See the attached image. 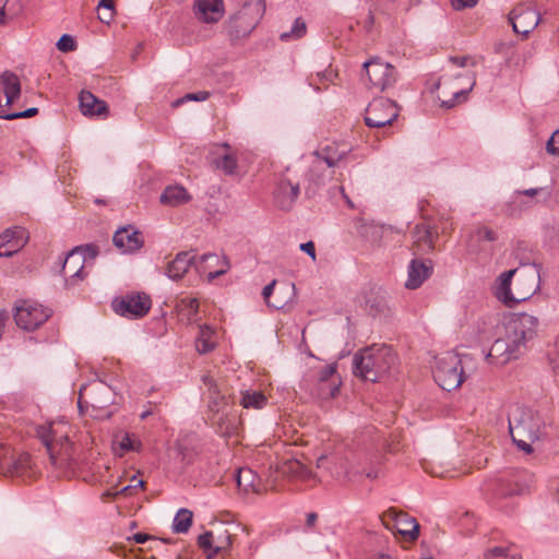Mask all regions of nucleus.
<instances>
[{"label":"nucleus","instance_id":"1","mask_svg":"<svg viewBox=\"0 0 559 559\" xmlns=\"http://www.w3.org/2000/svg\"><path fill=\"white\" fill-rule=\"evenodd\" d=\"M538 328V319L528 313H520L506 325V335L492 344L487 359L490 364L503 366L519 357L521 348L532 340Z\"/></svg>","mask_w":559,"mask_h":559},{"label":"nucleus","instance_id":"2","mask_svg":"<svg viewBox=\"0 0 559 559\" xmlns=\"http://www.w3.org/2000/svg\"><path fill=\"white\" fill-rule=\"evenodd\" d=\"M72 427L63 419L50 421L37 428V436L45 444L51 464L60 469H73L78 465V453L70 442Z\"/></svg>","mask_w":559,"mask_h":559},{"label":"nucleus","instance_id":"3","mask_svg":"<svg viewBox=\"0 0 559 559\" xmlns=\"http://www.w3.org/2000/svg\"><path fill=\"white\" fill-rule=\"evenodd\" d=\"M396 361L397 357L390 346L374 344L355 354L354 373L366 381L376 382L389 374Z\"/></svg>","mask_w":559,"mask_h":559},{"label":"nucleus","instance_id":"4","mask_svg":"<svg viewBox=\"0 0 559 559\" xmlns=\"http://www.w3.org/2000/svg\"><path fill=\"white\" fill-rule=\"evenodd\" d=\"M265 12L263 0H242L241 8L229 17L227 32L233 40L248 36Z\"/></svg>","mask_w":559,"mask_h":559},{"label":"nucleus","instance_id":"5","mask_svg":"<svg viewBox=\"0 0 559 559\" xmlns=\"http://www.w3.org/2000/svg\"><path fill=\"white\" fill-rule=\"evenodd\" d=\"M474 85V75H442L436 84V88L439 91L437 97L440 106L445 109L453 108L457 103L466 98V95L473 90Z\"/></svg>","mask_w":559,"mask_h":559},{"label":"nucleus","instance_id":"6","mask_svg":"<svg viewBox=\"0 0 559 559\" xmlns=\"http://www.w3.org/2000/svg\"><path fill=\"white\" fill-rule=\"evenodd\" d=\"M432 373L436 382L445 391L459 388L464 381L461 358L453 352H447L436 357Z\"/></svg>","mask_w":559,"mask_h":559},{"label":"nucleus","instance_id":"7","mask_svg":"<svg viewBox=\"0 0 559 559\" xmlns=\"http://www.w3.org/2000/svg\"><path fill=\"white\" fill-rule=\"evenodd\" d=\"M511 437H525L530 440H538L542 429L540 418L527 408H516L509 417Z\"/></svg>","mask_w":559,"mask_h":559},{"label":"nucleus","instance_id":"8","mask_svg":"<svg viewBox=\"0 0 559 559\" xmlns=\"http://www.w3.org/2000/svg\"><path fill=\"white\" fill-rule=\"evenodd\" d=\"M51 310L31 300H22L15 307L14 320L19 328L34 331L44 324L51 316Z\"/></svg>","mask_w":559,"mask_h":559},{"label":"nucleus","instance_id":"9","mask_svg":"<svg viewBox=\"0 0 559 559\" xmlns=\"http://www.w3.org/2000/svg\"><path fill=\"white\" fill-rule=\"evenodd\" d=\"M221 258L215 253H206L200 257L199 261H195V255L191 252L183 251L179 252L174 260H171L166 267V274L169 278L178 281L188 272L192 264H195L198 272L202 273L206 271V263L216 262L218 263Z\"/></svg>","mask_w":559,"mask_h":559},{"label":"nucleus","instance_id":"10","mask_svg":"<svg viewBox=\"0 0 559 559\" xmlns=\"http://www.w3.org/2000/svg\"><path fill=\"white\" fill-rule=\"evenodd\" d=\"M399 117V108L389 98H374L369 103L365 112V122L369 128H383L391 126Z\"/></svg>","mask_w":559,"mask_h":559},{"label":"nucleus","instance_id":"11","mask_svg":"<svg viewBox=\"0 0 559 559\" xmlns=\"http://www.w3.org/2000/svg\"><path fill=\"white\" fill-rule=\"evenodd\" d=\"M382 524L392 533L401 534L408 540H415L419 535L417 521L407 513L394 508L388 509L381 515Z\"/></svg>","mask_w":559,"mask_h":559},{"label":"nucleus","instance_id":"12","mask_svg":"<svg viewBox=\"0 0 559 559\" xmlns=\"http://www.w3.org/2000/svg\"><path fill=\"white\" fill-rule=\"evenodd\" d=\"M96 254L97 250L94 246L76 247L71 250L64 258L61 270L66 280H83L85 277L83 270L86 259H94Z\"/></svg>","mask_w":559,"mask_h":559},{"label":"nucleus","instance_id":"13","mask_svg":"<svg viewBox=\"0 0 559 559\" xmlns=\"http://www.w3.org/2000/svg\"><path fill=\"white\" fill-rule=\"evenodd\" d=\"M151 299L145 294L126 295L112 301V309L119 316L136 319L145 316L151 309Z\"/></svg>","mask_w":559,"mask_h":559},{"label":"nucleus","instance_id":"14","mask_svg":"<svg viewBox=\"0 0 559 559\" xmlns=\"http://www.w3.org/2000/svg\"><path fill=\"white\" fill-rule=\"evenodd\" d=\"M364 68L371 85L380 91L392 86L396 81L395 68L380 58L365 62Z\"/></svg>","mask_w":559,"mask_h":559},{"label":"nucleus","instance_id":"15","mask_svg":"<svg viewBox=\"0 0 559 559\" xmlns=\"http://www.w3.org/2000/svg\"><path fill=\"white\" fill-rule=\"evenodd\" d=\"M352 151V147L346 143L331 142L320 145L314 152V159L312 162V171L320 168L324 163L328 167H336L341 162L346 159Z\"/></svg>","mask_w":559,"mask_h":559},{"label":"nucleus","instance_id":"16","mask_svg":"<svg viewBox=\"0 0 559 559\" xmlns=\"http://www.w3.org/2000/svg\"><path fill=\"white\" fill-rule=\"evenodd\" d=\"M299 192L300 183L290 176V170L287 168L286 174L281 177L274 191L275 205L283 211H289L297 201Z\"/></svg>","mask_w":559,"mask_h":559},{"label":"nucleus","instance_id":"17","mask_svg":"<svg viewBox=\"0 0 559 559\" xmlns=\"http://www.w3.org/2000/svg\"><path fill=\"white\" fill-rule=\"evenodd\" d=\"M210 164L225 176L238 174V158L236 151L227 143L216 145L210 153Z\"/></svg>","mask_w":559,"mask_h":559},{"label":"nucleus","instance_id":"18","mask_svg":"<svg viewBox=\"0 0 559 559\" xmlns=\"http://www.w3.org/2000/svg\"><path fill=\"white\" fill-rule=\"evenodd\" d=\"M231 534L222 527L216 531L205 532L198 538L199 547L209 556L226 552L231 547Z\"/></svg>","mask_w":559,"mask_h":559},{"label":"nucleus","instance_id":"19","mask_svg":"<svg viewBox=\"0 0 559 559\" xmlns=\"http://www.w3.org/2000/svg\"><path fill=\"white\" fill-rule=\"evenodd\" d=\"M540 16L533 8L520 4L509 14V22L516 34L527 36L539 23Z\"/></svg>","mask_w":559,"mask_h":559},{"label":"nucleus","instance_id":"20","mask_svg":"<svg viewBox=\"0 0 559 559\" xmlns=\"http://www.w3.org/2000/svg\"><path fill=\"white\" fill-rule=\"evenodd\" d=\"M514 284V298L524 301L539 289L540 276L536 267H528L518 272Z\"/></svg>","mask_w":559,"mask_h":559},{"label":"nucleus","instance_id":"21","mask_svg":"<svg viewBox=\"0 0 559 559\" xmlns=\"http://www.w3.org/2000/svg\"><path fill=\"white\" fill-rule=\"evenodd\" d=\"M27 237L24 228L14 226L0 235V258L12 257L26 243Z\"/></svg>","mask_w":559,"mask_h":559},{"label":"nucleus","instance_id":"22","mask_svg":"<svg viewBox=\"0 0 559 559\" xmlns=\"http://www.w3.org/2000/svg\"><path fill=\"white\" fill-rule=\"evenodd\" d=\"M193 12L195 17L206 24L217 23L225 13L223 0H194Z\"/></svg>","mask_w":559,"mask_h":559},{"label":"nucleus","instance_id":"23","mask_svg":"<svg viewBox=\"0 0 559 559\" xmlns=\"http://www.w3.org/2000/svg\"><path fill=\"white\" fill-rule=\"evenodd\" d=\"M112 241L123 253L135 252L140 250L144 243L142 234L133 226L118 229L112 237Z\"/></svg>","mask_w":559,"mask_h":559},{"label":"nucleus","instance_id":"24","mask_svg":"<svg viewBox=\"0 0 559 559\" xmlns=\"http://www.w3.org/2000/svg\"><path fill=\"white\" fill-rule=\"evenodd\" d=\"M80 108L84 116L107 118L109 108L105 100L99 99L90 91L80 93Z\"/></svg>","mask_w":559,"mask_h":559},{"label":"nucleus","instance_id":"25","mask_svg":"<svg viewBox=\"0 0 559 559\" xmlns=\"http://www.w3.org/2000/svg\"><path fill=\"white\" fill-rule=\"evenodd\" d=\"M83 394H88L92 401V406L95 408H105L114 402V393L111 389L103 382L92 383L88 388L81 390L80 397Z\"/></svg>","mask_w":559,"mask_h":559},{"label":"nucleus","instance_id":"26","mask_svg":"<svg viewBox=\"0 0 559 559\" xmlns=\"http://www.w3.org/2000/svg\"><path fill=\"white\" fill-rule=\"evenodd\" d=\"M518 273L516 269L501 273L495 283V296L506 305L516 301L514 298V289H511L512 278Z\"/></svg>","mask_w":559,"mask_h":559},{"label":"nucleus","instance_id":"27","mask_svg":"<svg viewBox=\"0 0 559 559\" xmlns=\"http://www.w3.org/2000/svg\"><path fill=\"white\" fill-rule=\"evenodd\" d=\"M431 269L430 262L427 264L418 260H413L408 266V277L405 283L406 288H418L430 276Z\"/></svg>","mask_w":559,"mask_h":559},{"label":"nucleus","instance_id":"28","mask_svg":"<svg viewBox=\"0 0 559 559\" xmlns=\"http://www.w3.org/2000/svg\"><path fill=\"white\" fill-rule=\"evenodd\" d=\"M141 448L142 443L135 435L120 431L114 436L112 449L119 456L124 455L129 451L139 452Z\"/></svg>","mask_w":559,"mask_h":559},{"label":"nucleus","instance_id":"29","mask_svg":"<svg viewBox=\"0 0 559 559\" xmlns=\"http://www.w3.org/2000/svg\"><path fill=\"white\" fill-rule=\"evenodd\" d=\"M278 471L284 475L296 477L302 480H308L312 476L309 467L296 457L284 460L278 466Z\"/></svg>","mask_w":559,"mask_h":559},{"label":"nucleus","instance_id":"30","mask_svg":"<svg viewBox=\"0 0 559 559\" xmlns=\"http://www.w3.org/2000/svg\"><path fill=\"white\" fill-rule=\"evenodd\" d=\"M0 83L5 95L7 105H11L20 97L21 84L16 74L5 71L0 75Z\"/></svg>","mask_w":559,"mask_h":559},{"label":"nucleus","instance_id":"31","mask_svg":"<svg viewBox=\"0 0 559 559\" xmlns=\"http://www.w3.org/2000/svg\"><path fill=\"white\" fill-rule=\"evenodd\" d=\"M414 245L423 252L431 251L433 246V237L430 227L427 224H418L412 231Z\"/></svg>","mask_w":559,"mask_h":559},{"label":"nucleus","instance_id":"32","mask_svg":"<svg viewBox=\"0 0 559 559\" xmlns=\"http://www.w3.org/2000/svg\"><path fill=\"white\" fill-rule=\"evenodd\" d=\"M520 478H524L526 480L527 475L523 474L519 475L516 478L502 480L499 485V488L496 492L499 497H508L513 495H522L528 489V483H521Z\"/></svg>","mask_w":559,"mask_h":559},{"label":"nucleus","instance_id":"33","mask_svg":"<svg viewBox=\"0 0 559 559\" xmlns=\"http://www.w3.org/2000/svg\"><path fill=\"white\" fill-rule=\"evenodd\" d=\"M190 195L181 186L167 187L160 195V202L166 205L177 206L188 202Z\"/></svg>","mask_w":559,"mask_h":559},{"label":"nucleus","instance_id":"34","mask_svg":"<svg viewBox=\"0 0 559 559\" xmlns=\"http://www.w3.org/2000/svg\"><path fill=\"white\" fill-rule=\"evenodd\" d=\"M202 380L207 388L209 407L212 412L218 413L225 404V396L221 395L218 385L212 377L203 376Z\"/></svg>","mask_w":559,"mask_h":559},{"label":"nucleus","instance_id":"35","mask_svg":"<svg viewBox=\"0 0 559 559\" xmlns=\"http://www.w3.org/2000/svg\"><path fill=\"white\" fill-rule=\"evenodd\" d=\"M214 334L215 332L211 326L206 324L199 326V335L195 341V347L200 354H206L214 349L216 344Z\"/></svg>","mask_w":559,"mask_h":559},{"label":"nucleus","instance_id":"36","mask_svg":"<svg viewBox=\"0 0 559 559\" xmlns=\"http://www.w3.org/2000/svg\"><path fill=\"white\" fill-rule=\"evenodd\" d=\"M177 311L181 319L188 322L195 321V316L199 311V300L193 297L181 298L177 304Z\"/></svg>","mask_w":559,"mask_h":559},{"label":"nucleus","instance_id":"37","mask_svg":"<svg viewBox=\"0 0 559 559\" xmlns=\"http://www.w3.org/2000/svg\"><path fill=\"white\" fill-rule=\"evenodd\" d=\"M21 11V0H0V25L13 20Z\"/></svg>","mask_w":559,"mask_h":559},{"label":"nucleus","instance_id":"38","mask_svg":"<svg viewBox=\"0 0 559 559\" xmlns=\"http://www.w3.org/2000/svg\"><path fill=\"white\" fill-rule=\"evenodd\" d=\"M240 404L245 408L260 409L265 406L266 397L261 392L248 390L242 392Z\"/></svg>","mask_w":559,"mask_h":559},{"label":"nucleus","instance_id":"39","mask_svg":"<svg viewBox=\"0 0 559 559\" xmlns=\"http://www.w3.org/2000/svg\"><path fill=\"white\" fill-rule=\"evenodd\" d=\"M193 514L188 509H180L175 515L173 531L175 533H186L192 524Z\"/></svg>","mask_w":559,"mask_h":559},{"label":"nucleus","instance_id":"40","mask_svg":"<svg viewBox=\"0 0 559 559\" xmlns=\"http://www.w3.org/2000/svg\"><path fill=\"white\" fill-rule=\"evenodd\" d=\"M5 464L13 475L21 476L29 467L31 455L28 453H20L16 457H11L10 462Z\"/></svg>","mask_w":559,"mask_h":559},{"label":"nucleus","instance_id":"41","mask_svg":"<svg viewBox=\"0 0 559 559\" xmlns=\"http://www.w3.org/2000/svg\"><path fill=\"white\" fill-rule=\"evenodd\" d=\"M255 478L257 475L254 474V472L247 467L239 468L236 475L238 487L242 488L246 491L250 489L257 490L254 485Z\"/></svg>","mask_w":559,"mask_h":559},{"label":"nucleus","instance_id":"42","mask_svg":"<svg viewBox=\"0 0 559 559\" xmlns=\"http://www.w3.org/2000/svg\"><path fill=\"white\" fill-rule=\"evenodd\" d=\"M338 392V384L336 381L328 382L326 384H322L318 382L316 391L313 395L321 400H328L334 397Z\"/></svg>","mask_w":559,"mask_h":559},{"label":"nucleus","instance_id":"43","mask_svg":"<svg viewBox=\"0 0 559 559\" xmlns=\"http://www.w3.org/2000/svg\"><path fill=\"white\" fill-rule=\"evenodd\" d=\"M307 32L306 23L302 19L298 17L295 20L294 25L290 32H285L281 34V39L286 41L290 39H299L305 36Z\"/></svg>","mask_w":559,"mask_h":559},{"label":"nucleus","instance_id":"44","mask_svg":"<svg viewBox=\"0 0 559 559\" xmlns=\"http://www.w3.org/2000/svg\"><path fill=\"white\" fill-rule=\"evenodd\" d=\"M37 112H38V109L35 107H32L24 111H19V112H10L9 110L1 109L0 116L2 119L14 120V119H19V118H29V117L35 116Z\"/></svg>","mask_w":559,"mask_h":559},{"label":"nucleus","instance_id":"45","mask_svg":"<svg viewBox=\"0 0 559 559\" xmlns=\"http://www.w3.org/2000/svg\"><path fill=\"white\" fill-rule=\"evenodd\" d=\"M336 366L328 365L318 373V382L326 384L328 382L336 381L335 379Z\"/></svg>","mask_w":559,"mask_h":559},{"label":"nucleus","instance_id":"46","mask_svg":"<svg viewBox=\"0 0 559 559\" xmlns=\"http://www.w3.org/2000/svg\"><path fill=\"white\" fill-rule=\"evenodd\" d=\"M56 46L62 52L73 51L76 48L75 40L68 34H63L57 41Z\"/></svg>","mask_w":559,"mask_h":559},{"label":"nucleus","instance_id":"47","mask_svg":"<svg viewBox=\"0 0 559 559\" xmlns=\"http://www.w3.org/2000/svg\"><path fill=\"white\" fill-rule=\"evenodd\" d=\"M210 97V93L206 91H201L197 93H189L186 94L182 98L177 99L174 103V106H179L180 104L187 102V100H194V102H204Z\"/></svg>","mask_w":559,"mask_h":559},{"label":"nucleus","instance_id":"48","mask_svg":"<svg viewBox=\"0 0 559 559\" xmlns=\"http://www.w3.org/2000/svg\"><path fill=\"white\" fill-rule=\"evenodd\" d=\"M509 548L493 547L484 554V559H508Z\"/></svg>","mask_w":559,"mask_h":559},{"label":"nucleus","instance_id":"49","mask_svg":"<svg viewBox=\"0 0 559 559\" xmlns=\"http://www.w3.org/2000/svg\"><path fill=\"white\" fill-rule=\"evenodd\" d=\"M275 284H276V281L274 280V281H272L269 285H266V286L263 288V290H262V296H263V298H264L265 302L267 304V306L273 307V308H275V309H281V308H283L284 304H281V302H271V301H270V297H271V295H272V293H273V289H274Z\"/></svg>","mask_w":559,"mask_h":559},{"label":"nucleus","instance_id":"50","mask_svg":"<svg viewBox=\"0 0 559 559\" xmlns=\"http://www.w3.org/2000/svg\"><path fill=\"white\" fill-rule=\"evenodd\" d=\"M546 148L549 154L559 156V129L548 140Z\"/></svg>","mask_w":559,"mask_h":559},{"label":"nucleus","instance_id":"51","mask_svg":"<svg viewBox=\"0 0 559 559\" xmlns=\"http://www.w3.org/2000/svg\"><path fill=\"white\" fill-rule=\"evenodd\" d=\"M512 440L518 445V448L524 451L526 454L533 452L532 443L536 441L526 439L525 437H512Z\"/></svg>","mask_w":559,"mask_h":559},{"label":"nucleus","instance_id":"52","mask_svg":"<svg viewBox=\"0 0 559 559\" xmlns=\"http://www.w3.org/2000/svg\"><path fill=\"white\" fill-rule=\"evenodd\" d=\"M128 540L129 542H134L136 544H144L146 542H153V543L157 544V543H164L165 542V540H157L153 536H151L148 534H145V533L133 534L132 536L128 537Z\"/></svg>","mask_w":559,"mask_h":559},{"label":"nucleus","instance_id":"53","mask_svg":"<svg viewBox=\"0 0 559 559\" xmlns=\"http://www.w3.org/2000/svg\"><path fill=\"white\" fill-rule=\"evenodd\" d=\"M475 236L478 240L495 241L497 239L495 233L487 227H478L475 230Z\"/></svg>","mask_w":559,"mask_h":559},{"label":"nucleus","instance_id":"54","mask_svg":"<svg viewBox=\"0 0 559 559\" xmlns=\"http://www.w3.org/2000/svg\"><path fill=\"white\" fill-rule=\"evenodd\" d=\"M451 5L454 10H464L467 8H474L478 0H450Z\"/></svg>","mask_w":559,"mask_h":559},{"label":"nucleus","instance_id":"55","mask_svg":"<svg viewBox=\"0 0 559 559\" xmlns=\"http://www.w3.org/2000/svg\"><path fill=\"white\" fill-rule=\"evenodd\" d=\"M300 250L306 252L311 257L312 260H316V248L312 241H308L300 245Z\"/></svg>","mask_w":559,"mask_h":559},{"label":"nucleus","instance_id":"56","mask_svg":"<svg viewBox=\"0 0 559 559\" xmlns=\"http://www.w3.org/2000/svg\"><path fill=\"white\" fill-rule=\"evenodd\" d=\"M450 62H452L456 67L464 68L469 62H472V59L469 57H451Z\"/></svg>","mask_w":559,"mask_h":559},{"label":"nucleus","instance_id":"57","mask_svg":"<svg viewBox=\"0 0 559 559\" xmlns=\"http://www.w3.org/2000/svg\"><path fill=\"white\" fill-rule=\"evenodd\" d=\"M222 263L224 264V267L223 269H219L217 271H210L209 272V280H214L223 274H225L227 272V269H228V262L226 261V259H223L222 260Z\"/></svg>","mask_w":559,"mask_h":559},{"label":"nucleus","instance_id":"58","mask_svg":"<svg viewBox=\"0 0 559 559\" xmlns=\"http://www.w3.org/2000/svg\"><path fill=\"white\" fill-rule=\"evenodd\" d=\"M543 191H544L543 188H531V189H526L523 191H518L516 193L527 195V197H535V195L542 193Z\"/></svg>","mask_w":559,"mask_h":559},{"label":"nucleus","instance_id":"59","mask_svg":"<svg viewBox=\"0 0 559 559\" xmlns=\"http://www.w3.org/2000/svg\"><path fill=\"white\" fill-rule=\"evenodd\" d=\"M98 11L104 9L107 11H114V0H100L97 7Z\"/></svg>","mask_w":559,"mask_h":559},{"label":"nucleus","instance_id":"60","mask_svg":"<svg viewBox=\"0 0 559 559\" xmlns=\"http://www.w3.org/2000/svg\"><path fill=\"white\" fill-rule=\"evenodd\" d=\"M114 17V11L105 10L104 13L98 12V19L104 23H109Z\"/></svg>","mask_w":559,"mask_h":559},{"label":"nucleus","instance_id":"61","mask_svg":"<svg viewBox=\"0 0 559 559\" xmlns=\"http://www.w3.org/2000/svg\"><path fill=\"white\" fill-rule=\"evenodd\" d=\"M132 481H133V485H129V486L123 487V488L121 489V491H120V492H126V491H128L131 487H142V486H143V484H144V483H143V480H141V479H136V477H133V478H132Z\"/></svg>","mask_w":559,"mask_h":559},{"label":"nucleus","instance_id":"62","mask_svg":"<svg viewBox=\"0 0 559 559\" xmlns=\"http://www.w3.org/2000/svg\"><path fill=\"white\" fill-rule=\"evenodd\" d=\"M317 519H318L317 513H314V512H310V513H308V514H307V520H306L307 525H308L309 527L314 526Z\"/></svg>","mask_w":559,"mask_h":559},{"label":"nucleus","instance_id":"63","mask_svg":"<svg viewBox=\"0 0 559 559\" xmlns=\"http://www.w3.org/2000/svg\"><path fill=\"white\" fill-rule=\"evenodd\" d=\"M333 474L336 477L345 476L347 474V467L345 465H342L341 468H336Z\"/></svg>","mask_w":559,"mask_h":559},{"label":"nucleus","instance_id":"64","mask_svg":"<svg viewBox=\"0 0 559 559\" xmlns=\"http://www.w3.org/2000/svg\"><path fill=\"white\" fill-rule=\"evenodd\" d=\"M367 559H392V557L388 554H374L369 556Z\"/></svg>","mask_w":559,"mask_h":559}]
</instances>
